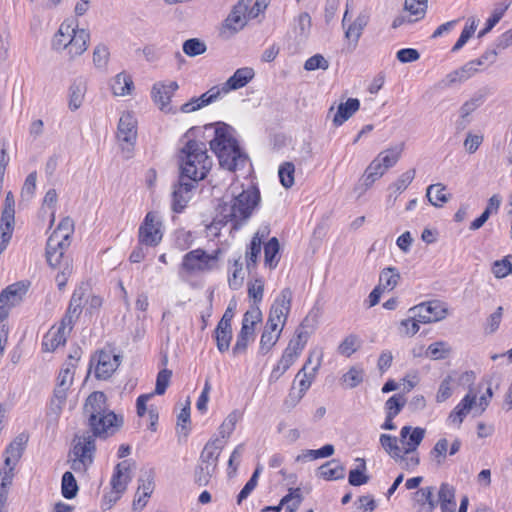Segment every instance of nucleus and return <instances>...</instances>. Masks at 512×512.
Listing matches in <instances>:
<instances>
[{
    "label": "nucleus",
    "instance_id": "39",
    "mask_svg": "<svg viewBox=\"0 0 512 512\" xmlns=\"http://www.w3.org/2000/svg\"><path fill=\"white\" fill-rule=\"evenodd\" d=\"M512 0H503L495 4L491 16L487 19L485 27L479 32L478 37H482L490 32L495 25L501 20L507 9L510 7Z\"/></svg>",
    "mask_w": 512,
    "mask_h": 512
},
{
    "label": "nucleus",
    "instance_id": "32",
    "mask_svg": "<svg viewBox=\"0 0 512 512\" xmlns=\"http://www.w3.org/2000/svg\"><path fill=\"white\" fill-rule=\"evenodd\" d=\"M360 108V101L357 98H349L338 105L333 116V124L338 127L346 122Z\"/></svg>",
    "mask_w": 512,
    "mask_h": 512
},
{
    "label": "nucleus",
    "instance_id": "53",
    "mask_svg": "<svg viewBox=\"0 0 512 512\" xmlns=\"http://www.w3.org/2000/svg\"><path fill=\"white\" fill-rule=\"evenodd\" d=\"M245 279V271L243 269V263L240 259L234 261L230 268V275L228 277L229 287L233 290H238L242 287Z\"/></svg>",
    "mask_w": 512,
    "mask_h": 512
},
{
    "label": "nucleus",
    "instance_id": "62",
    "mask_svg": "<svg viewBox=\"0 0 512 512\" xmlns=\"http://www.w3.org/2000/svg\"><path fill=\"white\" fill-rule=\"evenodd\" d=\"M294 173L295 166L291 162H285L280 165L278 169V175L280 179V183L285 188H290L294 185Z\"/></svg>",
    "mask_w": 512,
    "mask_h": 512
},
{
    "label": "nucleus",
    "instance_id": "44",
    "mask_svg": "<svg viewBox=\"0 0 512 512\" xmlns=\"http://www.w3.org/2000/svg\"><path fill=\"white\" fill-rule=\"evenodd\" d=\"M386 169L375 157L370 164L367 166L364 175H363V183L369 188L371 187L378 179H380L385 173Z\"/></svg>",
    "mask_w": 512,
    "mask_h": 512
},
{
    "label": "nucleus",
    "instance_id": "47",
    "mask_svg": "<svg viewBox=\"0 0 512 512\" xmlns=\"http://www.w3.org/2000/svg\"><path fill=\"white\" fill-rule=\"evenodd\" d=\"M303 501L300 488H289L286 494L280 500V507H285V512H296Z\"/></svg>",
    "mask_w": 512,
    "mask_h": 512
},
{
    "label": "nucleus",
    "instance_id": "54",
    "mask_svg": "<svg viewBox=\"0 0 512 512\" xmlns=\"http://www.w3.org/2000/svg\"><path fill=\"white\" fill-rule=\"evenodd\" d=\"M14 221L11 220L10 212L6 213L5 219L0 223V254L7 248L13 233Z\"/></svg>",
    "mask_w": 512,
    "mask_h": 512
},
{
    "label": "nucleus",
    "instance_id": "10",
    "mask_svg": "<svg viewBox=\"0 0 512 512\" xmlns=\"http://www.w3.org/2000/svg\"><path fill=\"white\" fill-rule=\"evenodd\" d=\"M80 306L81 298H76V296L73 295L66 315L44 335L42 342L44 351L52 352L65 344L67 335L72 329L74 317L81 311Z\"/></svg>",
    "mask_w": 512,
    "mask_h": 512
},
{
    "label": "nucleus",
    "instance_id": "4",
    "mask_svg": "<svg viewBox=\"0 0 512 512\" xmlns=\"http://www.w3.org/2000/svg\"><path fill=\"white\" fill-rule=\"evenodd\" d=\"M205 130L213 133L210 148L218 157L221 167L234 171L246 164L247 155L241 150L230 126L217 123L206 126Z\"/></svg>",
    "mask_w": 512,
    "mask_h": 512
},
{
    "label": "nucleus",
    "instance_id": "31",
    "mask_svg": "<svg viewBox=\"0 0 512 512\" xmlns=\"http://www.w3.org/2000/svg\"><path fill=\"white\" fill-rule=\"evenodd\" d=\"M194 184L180 182L174 187L172 194V209L175 212H181L192 198V189Z\"/></svg>",
    "mask_w": 512,
    "mask_h": 512
},
{
    "label": "nucleus",
    "instance_id": "28",
    "mask_svg": "<svg viewBox=\"0 0 512 512\" xmlns=\"http://www.w3.org/2000/svg\"><path fill=\"white\" fill-rule=\"evenodd\" d=\"M78 359V351L75 352V355H70L69 361L66 362L60 370V373L57 377V385L54 391H62L63 394L67 395L68 390L73 384L76 362Z\"/></svg>",
    "mask_w": 512,
    "mask_h": 512
},
{
    "label": "nucleus",
    "instance_id": "29",
    "mask_svg": "<svg viewBox=\"0 0 512 512\" xmlns=\"http://www.w3.org/2000/svg\"><path fill=\"white\" fill-rule=\"evenodd\" d=\"M268 233L269 231L267 227H264L259 229L252 237L251 242L245 252V262L248 270L254 269L256 267L261 253L262 242Z\"/></svg>",
    "mask_w": 512,
    "mask_h": 512
},
{
    "label": "nucleus",
    "instance_id": "40",
    "mask_svg": "<svg viewBox=\"0 0 512 512\" xmlns=\"http://www.w3.org/2000/svg\"><path fill=\"white\" fill-rule=\"evenodd\" d=\"M367 24L368 16L365 14L358 15L354 21L345 28V38L352 42L355 46L358 43Z\"/></svg>",
    "mask_w": 512,
    "mask_h": 512
},
{
    "label": "nucleus",
    "instance_id": "11",
    "mask_svg": "<svg viewBox=\"0 0 512 512\" xmlns=\"http://www.w3.org/2000/svg\"><path fill=\"white\" fill-rule=\"evenodd\" d=\"M309 337L310 333L303 327H300L296 330L294 336L283 351L281 358L273 367L269 375L270 383L278 381L284 375V373L296 362L304 350Z\"/></svg>",
    "mask_w": 512,
    "mask_h": 512
},
{
    "label": "nucleus",
    "instance_id": "57",
    "mask_svg": "<svg viewBox=\"0 0 512 512\" xmlns=\"http://www.w3.org/2000/svg\"><path fill=\"white\" fill-rule=\"evenodd\" d=\"M67 395L63 394L62 391H54L53 397L50 401L47 415L52 420H57L62 413V410L66 404Z\"/></svg>",
    "mask_w": 512,
    "mask_h": 512
},
{
    "label": "nucleus",
    "instance_id": "7",
    "mask_svg": "<svg viewBox=\"0 0 512 512\" xmlns=\"http://www.w3.org/2000/svg\"><path fill=\"white\" fill-rule=\"evenodd\" d=\"M186 142L179 152V166L181 176L192 181L203 180L213 165L212 158L208 155L204 142L189 139L186 135Z\"/></svg>",
    "mask_w": 512,
    "mask_h": 512
},
{
    "label": "nucleus",
    "instance_id": "43",
    "mask_svg": "<svg viewBox=\"0 0 512 512\" xmlns=\"http://www.w3.org/2000/svg\"><path fill=\"white\" fill-rule=\"evenodd\" d=\"M400 273L395 267L384 268L379 275L378 287L383 291H392L400 281Z\"/></svg>",
    "mask_w": 512,
    "mask_h": 512
},
{
    "label": "nucleus",
    "instance_id": "58",
    "mask_svg": "<svg viewBox=\"0 0 512 512\" xmlns=\"http://www.w3.org/2000/svg\"><path fill=\"white\" fill-rule=\"evenodd\" d=\"M216 470L217 468L199 461L194 473L195 482L199 486L208 485Z\"/></svg>",
    "mask_w": 512,
    "mask_h": 512
},
{
    "label": "nucleus",
    "instance_id": "24",
    "mask_svg": "<svg viewBox=\"0 0 512 512\" xmlns=\"http://www.w3.org/2000/svg\"><path fill=\"white\" fill-rule=\"evenodd\" d=\"M476 75L473 65L466 62L459 68L447 73L437 84L440 89H451L459 87Z\"/></svg>",
    "mask_w": 512,
    "mask_h": 512
},
{
    "label": "nucleus",
    "instance_id": "34",
    "mask_svg": "<svg viewBox=\"0 0 512 512\" xmlns=\"http://www.w3.org/2000/svg\"><path fill=\"white\" fill-rule=\"evenodd\" d=\"M26 444L25 436L21 435L12 441L4 452V465L15 468L20 460Z\"/></svg>",
    "mask_w": 512,
    "mask_h": 512
},
{
    "label": "nucleus",
    "instance_id": "61",
    "mask_svg": "<svg viewBox=\"0 0 512 512\" xmlns=\"http://www.w3.org/2000/svg\"><path fill=\"white\" fill-rule=\"evenodd\" d=\"M454 387H455V380L453 379V377L450 375L445 377L441 381L438 391L436 393V397H435L436 402L442 403V402H445L447 399H449L453 394Z\"/></svg>",
    "mask_w": 512,
    "mask_h": 512
},
{
    "label": "nucleus",
    "instance_id": "12",
    "mask_svg": "<svg viewBox=\"0 0 512 512\" xmlns=\"http://www.w3.org/2000/svg\"><path fill=\"white\" fill-rule=\"evenodd\" d=\"M492 396L493 392L490 387L479 399H477L476 393L470 390L450 412L447 419L449 425L459 428L471 411L476 416L481 415L488 407Z\"/></svg>",
    "mask_w": 512,
    "mask_h": 512
},
{
    "label": "nucleus",
    "instance_id": "52",
    "mask_svg": "<svg viewBox=\"0 0 512 512\" xmlns=\"http://www.w3.org/2000/svg\"><path fill=\"white\" fill-rule=\"evenodd\" d=\"M110 51L107 45L103 43L97 44L93 49V65L98 70H105L108 66Z\"/></svg>",
    "mask_w": 512,
    "mask_h": 512
},
{
    "label": "nucleus",
    "instance_id": "49",
    "mask_svg": "<svg viewBox=\"0 0 512 512\" xmlns=\"http://www.w3.org/2000/svg\"><path fill=\"white\" fill-rule=\"evenodd\" d=\"M446 187L441 184H432L427 187L426 196L429 202L435 207H442L447 201Z\"/></svg>",
    "mask_w": 512,
    "mask_h": 512
},
{
    "label": "nucleus",
    "instance_id": "56",
    "mask_svg": "<svg viewBox=\"0 0 512 512\" xmlns=\"http://www.w3.org/2000/svg\"><path fill=\"white\" fill-rule=\"evenodd\" d=\"M449 442L446 438L439 439L430 452V456L432 461L437 466H442L447 458V454H449Z\"/></svg>",
    "mask_w": 512,
    "mask_h": 512
},
{
    "label": "nucleus",
    "instance_id": "23",
    "mask_svg": "<svg viewBox=\"0 0 512 512\" xmlns=\"http://www.w3.org/2000/svg\"><path fill=\"white\" fill-rule=\"evenodd\" d=\"M132 480L131 465L128 461H123L115 467L114 473L110 480L111 500L116 501L127 488L128 483Z\"/></svg>",
    "mask_w": 512,
    "mask_h": 512
},
{
    "label": "nucleus",
    "instance_id": "5",
    "mask_svg": "<svg viewBox=\"0 0 512 512\" xmlns=\"http://www.w3.org/2000/svg\"><path fill=\"white\" fill-rule=\"evenodd\" d=\"M84 415L94 437L106 438L115 434L123 424L122 417L117 416L106 404L103 392H93L84 405Z\"/></svg>",
    "mask_w": 512,
    "mask_h": 512
},
{
    "label": "nucleus",
    "instance_id": "64",
    "mask_svg": "<svg viewBox=\"0 0 512 512\" xmlns=\"http://www.w3.org/2000/svg\"><path fill=\"white\" fill-rule=\"evenodd\" d=\"M317 373L307 370V364L298 371L295 380H298L299 390L306 393L312 385Z\"/></svg>",
    "mask_w": 512,
    "mask_h": 512
},
{
    "label": "nucleus",
    "instance_id": "9",
    "mask_svg": "<svg viewBox=\"0 0 512 512\" xmlns=\"http://www.w3.org/2000/svg\"><path fill=\"white\" fill-rule=\"evenodd\" d=\"M223 255L221 248H216L207 252L202 248H197L186 253L180 264L181 275H198L217 270Z\"/></svg>",
    "mask_w": 512,
    "mask_h": 512
},
{
    "label": "nucleus",
    "instance_id": "1",
    "mask_svg": "<svg viewBox=\"0 0 512 512\" xmlns=\"http://www.w3.org/2000/svg\"><path fill=\"white\" fill-rule=\"evenodd\" d=\"M229 191L232 197L219 205L216 219L220 223H231L233 228H238L259 208L261 194L256 185L249 184L244 187L237 182L230 185Z\"/></svg>",
    "mask_w": 512,
    "mask_h": 512
},
{
    "label": "nucleus",
    "instance_id": "16",
    "mask_svg": "<svg viewBox=\"0 0 512 512\" xmlns=\"http://www.w3.org/2000/svg\"><path fill=\"white\" fill-rule=\"evenodd\" d=\"M291 302V290L289 288L283 289L272 304L266 323L283 329L291 310Z\"/></svg>",
    "mask_w": 512,
    "mask_h": 512
},
{
    "label": "nucleus",
    "instance_id": "59",
    "mask_svg": "<svg viewBox=\"0 0 512 512\" xmlns=\"http://www.w3.org/2000/svg\"><path fill=\"white\" fill-rule=\"evenodd\" d=\"M364 370L359 366L351 367L341 378V382L347 388H355L362 383Z\"/></svg>",
    "mask_w": 512,
    "mask_h": 512
},
{
    "label": "nucleus",
    "instance_id": "13",
    "mask_svg": "<svg viewBox=\"0 0 512 512\" xmlns=\"http://www.w3.org/2000/svg\"><path fill=\"white\" fill-rule=\"evenodd\" d=\"M94 451L93 436L85 434L77 437L70 453L71 469L76 473L84 474L93 462Z\"/></svg>",
    "mask_w": 512,
    "mask_h": 512
},
{
    "label": "nucleus",
    "instance_id": "51",
    "mask_svg": "<svg viewBox=\"0 0 512 512\" xmlns=\"http://www.w3.org/2000/svg\"><path fill=\"white\" fill-rule=\"evenodd\" d=\"M361 347V339L355 335L350 334L346 336L338 345L337 351L340 355L350 357L357 352Z\"/></svg>",
    "mask_w": 512,
    "mask_h": 512
},
{
    "label": "nucleus",
    "instance_id": "41",
    "mask_svg": "<svg viewBox=\"0 0 512 512\" xmlns=\"http://www.w3.org/2000/svg\"><path fill=\"white\" fill-rule=\"evenodd\" d=\"M215 339L220 352L223 353L229 349L232 339V328L231 324L227 322V318L224 321H219L215 330Z\"/></svg>",
    "mask_w": 512,
    "mask_h": 512
},
{
    "label": "nucleus",
    "instance_id": "36",
    "mask_svg": "<svg viewBox=\"0 0 512 512\" xmlns=\"http://www.w3.org/2000/svg\"><path fill=\"white\" fill-rule=\"evenodd\" d=\"M282 330V328L266 323L259 344V351L262 354H267L273 348L279 340Z\"/></svg>",
    "mask_w": 512,
    "mask_h": 512
},
{
    "label": "nucleus",
    "instance_id": "45",
    "mask_svg": "<svg viewBox=\"0 0 512 512\" xmlns=\"http://www.w3.org/2000/svg\"><path fill=\"white\" fill-rule=\"evenodd\" d=\"M279 241L272 237L264 246V263L270 269H274L279 262Z\"/></svg>",
    "mask_w": 512,
    "mask_h": 512
},
{
    "label": "nucleus",
    "instance_id": "38",
    "mask_svg": "<svg viewBox=\"0 0 512 512\" xmlns=\"http://www.w3.org/2000/svg\"><path fill=\"white\" fill-rule=\"evenodd\" d=\"M318 476L326 481L345 477V467L336 460L328 461L319 467Z\"/></svg>",
    "mask_w": 512,
    "mask_h": 512
},
{
    "label": "nucleus",
    "instance_id": "8",
    "mask_svg": "<svg viewBox=\"0 0 512 512\" xmlns=\"http://www.w3.org/2000/svg\"><path fill=\"white\" fill-rule=\"evenodd\" d=\"M89 42V31L80 28L76 20L66 19L52 39V48L57 52H66L73 60L86 52Z\"/></svg>",
    "mask_w": 512,
    "mask_h": 512
},
{
    "label": "nucleus",
    "instance_id": "37",
    "mask_svg": "<svg viewBox=\"0 0 512 512\" xmlns=\"http://www.w3.org/2000/svg\"><path fill=\"white\" fill-rule=\"evenodd\" d=\"M404 144H397L381 151L376 158L386 170L394 167L401 158Z\"/></svg>",
    "mask_w": 512,
    "mask_h": 512
},
{
    "label": "nucleus",
    "instance_id": "3",
    "mask_svg": "<svg viewBox=\"0 0 512 512\" xmlns=\"http://www.w3.org/2000/svg\"><path fill=\"white\" fill-rule=\"evenodd\" d=\"M73 233L74 222L70 217H65L47 240L46 260L51 268L58 270L55 280L60 290L65 287L72 274V265L65 252L71 244Z\"/></svg>",
    "mask_w": 512,
    "mask_h": 512
},
{
    "label": "nucleus",
    "instance_id": "50",
    "mask_svg": "<svg viewBox=\"0 0 512 512\" xmlns=\"http://www.w3.org/2000/svg\"><path fill=\"white\" fill-rule=\"evenodd\" d=\"M255 339V332L250 330V328L245 325V327L241 326V330L237 335L236 343L233 347V354L239 355L246 351L248 345L252 343Z\"/></svg>",
    "mask_w": 512,
    "mask_h": 512
},
{
    "label": "nucleus",
    "instance_id": "35",
    "mask_svg": "<svg viewBox=\"0 0 512 512\" xmlns=\"http://www.w3.org/2000/svg\"><path fill=\"white\" fill-rule=\"evenodd\" d=\"M110 87L113 95L123 97L132 94L134 83L129 74L121 72L111 79Z\"/></svg>",
    "mask_w": 512,
    "mask_h": 512
},
{
    "label": "nucleus",
    "instance_id": "55",
    "mask_svg": "<svg viewBox=\"0 0 512 512\" xmlns=\"http://www.w3.org/2000/svg\"><path fill=\"white\" fill-rule=\"evenodd\" d=\"M478 26V21L475 17H470L467 20L465 27L463 28L460 37L452 47V52L459 51L472 37Z\"/></svg>",
    "mask_w": 512,
    "mask_h": 512
},
{
    "label": "nucleus",
    "instance_id": "6",
    "mask_svg": "<svg viewBox=\"0 0 512 512\" xmlns=\"http://www.w3.org/2000/svg\"><path fill=\"white\" fill-rule=\"evenodd\" d=\"M255 77L252 67L238 68L224 83L211 87L199 97L192 98L180 107L182 113L195 112L211 103L222 99L231 91L245 87Z\"/></svg>",
    "mask_w": 512,
    "mask_h": 512
},
{
    "label": "nucleus",
    "instance_id": "19",
    "mask_svg": "<svg viewBox=\"0 0 512 512\" xmlns=\"http://www.w3.org/2000/svg\"><path fill=\"white\" fill-rule=\"evenodd\" d=\"M179 86L176 81H159L153 84L151 89V97L158 108L165 112H173L170 105L171 98L178 90Z\"/></svg>",
    "mask_w": 512,
    "mask_h": 512
},
{
    "label": "nucleus",
    "instance_id": "22",
    "mask_svg": "<svg viewBox=\"0 0 512 512\" xmlns=\"http://www.w3.org/2000/svg\"><path fill=\"white\" fill-rule=\"evenodd\" d=\"M455 494L456 490L453 485L446 482L440 485L436 502L439 504L441 512H467L468 498L464 496L457 509Z\"/></svg>",
    "mask_w": 512,
    "mask_h": 512
},
{
    "label": "nucleus",
    "instance_id": "27",
    "mask_svg": "<svg viewBox=\"0 0 512 512\" xmlns=\"http://www.w3.org/2000/svg\"><path fill=\"white\" fill-rule=\"evenodd\" d=\"M434 488L426 486L418 489L412 494V506L415 512H433L437 506L433 498Z\"/></svg>",
    "mask_w": 512,
    "mask_h": 512
},
{
    "label": "nucleus",
    "instance_id": "15",
    "mask_svg": "<svg viewBox=\"0 0 512 512\" xmlns=\"http://www.w3.org/2000/svg\"><path fill=\"white\" fill-rule=\"evenodd\" d=\"M408 312L416 317V321L428 324L446 318L448 310L446 305L440 301H429L410 308Z\"/></svg>",
    "mask_w": 512,
    "mask_h": 512
},
{
    "label": "nucleus",
    "instance_id": "42",
    "mask_svg": "<svg viewBox=\"0 0 512 512\" xmlns=\"http://www.w3.org/2000/svg\"><path fill=\"white\" fill-rule=\"evenodd\" d=\"M334 454V446L331 444H326L320 449H307L303 450L300 454H298L295 458V461L298 463H305L308 461H314L320 458H327Z\"/></svg>",
    "mask_w": 512,
    "mask_h": 512
},
{
    "label": "nucleus",
    "instance_id": "46",
    "mask_svg": "<svg viewBox=\"0 0 512 512\" xmlns=\"http://www.w3.org/2000/svg\"><path fill=\"white\" fill-rule=\"evenodd\" d=\"M355 462L357 465L354 469L350 470L348 481L352 486H361L366 484L369 480L368 475H366V462L363 458H356Z\"/></svg>",
    "mask_w": 512,
    "mask_h": 512
},
{
    "label": "nucleus",
    "instance_id": "60",
    "mask_svg": "<svg viewBox=\"0 0 512 512\" xmlns=\"http://www.w3.org/2000/svg\"><path fill=\"white\" fill-rule=\"evenodd\" d=\"M451 351L449 345L444 341H437L430 344L426 350V356L433 360L446 358Z\"/></svg>",
    "mask_w": 512,
    "mask_h": 512
},
{
    "label": "nucleus",
    "instance_id": "14",
    "mask_svg": "<svg viewBox=\"0 0 512 512\" xmlns=\"http://www.w3.org/2000/svg\"><path fill=\"white\" fill-rule=\"evenodd\" d=\"M251 3L252 0H240L233 7L224 21L221 31L223 36L230 37L245 27L247 20L251 19L247 13Z\"/></svg>",
    "mask_w": 512,
    "mask_h": 512
},
{
    "label": "nucleus",
    "instance_id": "33",
    "mask_svg": "<svg viewBox=\"0 0 512 512\" xmlns=\"http://www.w3.org/2000/svg\"><path fill=\"white\" fill-rule=\"evenodd\" d=\"M223 447L224 445L219 439L208 441L200 454L199 461L217 468L218 459Z\"/></svg>",
    "mask_w": 512,
    "mask_h": 512
},
{
    "label": "nucleus",
    "instance_id": "20",
    "mask_svg": "<svg viewBox=\"0 0 512 512\" xmlns=\"http://www.w3.org/2000/svg\"><path fill=\"white\" fill-rule=\"evenodd\" d=\"M161 221L155 212L147 213L142 225L139 228L140 242L148 245L155 246L162 240Z\"/></svg>",
    "mask_w": 512,
    "mask_h": 512
},
{
    "label": "nucleus",
    "instance_id": "30",
    "mask_svg": "<svg viewBox=\"0 0 512 512\" xmlns=\"http://www.w3.org/2000/svg\"><path fill=\"white\" fill-rule=\"evenodd\" d=\"M416 175L415 169H408L403 172L393 183H391L388 187L389 195L387 201L393 204L398 195L404 192L409 185L412 183Z\"/></svg>",
    "mask_w": 512,
    "mask_h": 512
},
{
    "label": "nucleus",
    "instance_id": "2",
    "mask_svg": "<svg viewBox=\"0 0 512 512\" xmlns=\"http://www.w3.org/2000/svg\"><path fill=\"white\" fill-rule=\"evenodd\" d=\"M421 427L403 426L399 438L381 434L379 442L382 449L405 470H414L420 463L418 447L425 437Z\"/></svg>",
    "mask_w": 512,
    "mask_h": 512
},
{
    "label": "nucleus",
    "instance_id": "63",
    "mask_svg": "<svg viewBox=\"0 0 512 512\" xmlns=\"http://www.w3.org/2000/svg\"><path fill=\"white\" fill-rule=\"evenodd\" d=\"M62 495L66 499H72L78 492V486L73 474L69 471L62 476Z\"/></svg>",
    "mask_w": 512,
    "mask_h": 512
},
{
    "label": "nucleus",
    "instance_id": "21",
    "mask_svg": "<svg viewBox=\"0 0 512 512\" xmlns=\"http://www.w3.org/2000/svg\"><path fill=\"white\" fill-rule=\"evenodd\" d=\"M137 138V119L132 112L122 113L118 127L117 139L121 143L123 149L130 150Z\"/></svg>",
    "mask_w": 512,
    "mask_h": 512
},
{
    "label": "nucleus",
    "instance_id": "18",
    "mask_svg": "<svg viewBox=\"0 0 512 512\" xmlns=\"http://www.w3.org/2000/svg\"><path fill=\"white\" fill-rule=\"evenodd\" d=\"M427 0H405L403 12L392 22L396 29L404 24H412L423 19L427 12Z\"/></svg>",
    "mask_w": 512,
    "mask_h": 512
},
{
    "label": "nucleus",
    "instance_id": "26",
    "mask_svg": "<svg viewBox=\"0 0 512 512\" xmlns=\"http://www.w3.org/2000/svg\"><path fill=\"white\" fill-rule=\"evenodd\" d=\"M484 101V95L475 93L460 106L457 120L458 129H465L472 122V114L483 105Z\"/></svg>",
    "mask_w": 512,
    "mask_h": 512
},
{
    "label": "nucleus",
    "instance_id": "25",
    "mask_svg": "<svg viewBox=\"0 0 512 512\" xmlns=\"http://www.w3.org/2000/svg\"><path fill=\"white\" fill-rule=\"evenodd\" d=\"M120 364L119 356L110 349L101 350L97 355L95 375L99 379L109 378Z\"/></svg>",
    "mask_w": 512,
    "mask_h": 512
},
{
    "label": "nucleus",
    "instance_id": "17",
    "mask_svg": "<svg viewBox=\"0 0 512 512\" xmlns=\"http://www.w3.org/2000/svg\"><path fill=\"white\" fill-rule=\"evenodd\" d=\"M28 291V285L24 282L14 283L8 286L0 294V320L8 317L12 307L18 305Z\"/></svg>",
    "mask_w": 512,
    "mask_h": 512
},
{
    "label": "nucleus",
    "instance_id": "48",
    "mask_svg": "<svg viewBox=\"0 0 512 512\" xmlns=\"http://www.w3.org/2000/svg\"><path fill=\"white\" fill-rule=\"evenodd\" d=\"M86 93V84L84 81H75L69 88V108L77 110L83 103Z\"/></svg>",
    "mask_w": 512,
    "mask_h": 512
}]
</instances>
